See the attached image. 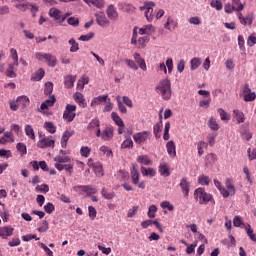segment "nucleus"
Returning <instances> with one entry per match:
<instances>
[{
    "instance_id": "f257e3e1",
    "label": "nucleus",
    "mask_w": 256,
    "mask_h": 256,
    "mask_svg": "<svg viewBox=\"0 0 256 256\" xmlns=\"http://www.w3.org/2000/svg\"><path fill=\"white\" fill-rule=\"evenodd\" d=\"M156 93L162 97L164 101H169L171 99V81L169 79L161 80L156 86Z\"/></svg>"
},
{
    "instance_id": "f03ea898",
    "label": "nucleus",
    "mask_w": 256,
    "mask_h": 256,
    "mask_svg": "<svg viewBox=\"0 0 256 256\" xmlns=\"http://www.w3.org/2000/svg\"><path fill=\"white\" fill-rule=\"evenodd\" d=\"M194 199L198 201L199 205H207L208 203H211L215 206V198H213V195L207 193L205 188H197L194 191Z\"/></svg>"
},
{
    "instance_id": "7ed1b4c3",
    "label": "nucleus",
    "mask_w": 256,
    "mask_h": 256,
    "mask_svg": "<svg viewBox=\"0 0 256 256\" xmlns=\"http://www.w3.org/2000/svg\"><path fill=\"white\" fill-rule=\"evenodd\" d=\"M35 57L38 61H43V59H45L48 67L57 66V57L53 56V54L37 52Z\"/></svg>"
},
{
    "instance_id": "20e7f679",
    "label": "nucleus",
    "mask_w": 256,
    "mask_h": 256,
    "mask_svg": "<svg viewBox=\"0 0 256 256\" xmlns=\"http://www.w3.org/2000/svg\"><path fill=\"white\" fill-rule=\"evenodd\" d=\"M148 41L149 40L147 37H140L137 41V27H134L131 38V45H136L138 49H143L145 48V45Z\"/></svg>"
},
{
    "instance_id": "39448f33",
    "label": "nucleus",
    "mask_w": 256,
    "mask_h": 256,
    "mask_svg": "<svg viewBox=\"0 0 256 256\" xmlns=\"http://www.w3.org/2000/svg\"><path fill=\"white\" fill-rule=\"evenodd\" d=\"M87 130L89 133H94L96 137L101 136V122H99V119H92L90 123L87 126Z\"/></svg>"
},
{
    "instance_id": "423d86ee",
    "label": "nucleus",
    "mask_w": 256,
    "mask_h": 256,
    "mask_svg": "<svg viewBox=\"0 0 256 256\" xmlns=\"http://www.w3.org/2000/svg\"><path fill=\"white\" fill-rule=\"evenodd\" d=\"M75 111H77L76 105L67 104L66 109L63 113V119H65V121H68V123H71V121L75 119Z\"/></svg>"
},
{
    "instance_id": "0eeeda50",
    "label": "nucleus",
    "mask_w": 256,
    "mask_h": 256,
    "mask_svg": "<svg viewBox=\"0 0 256 256\" xmlns=\"http://www.w3.org/2000/svg\"><path fill=\"white\" fill-rule=\"evenodd\" d=\"M242 96H243V100L246 103L255 101L256 99V94L255 92H251V87L249 86V84H245L244 87L242 88Z\"/></svg>"
},
{
    "instance_id": "6e6552de",
    "label": "nucleus",
    "mask_w": 256,
    "mask_h": 256,
    "mask_svg": "<svg viewBox=\"0 0 256 256\" xmlns=\"http://www.w3.org/2000/svg\"><path fill=\"white\" fill-rule=\"evenodd\" d=\"M111 119L118 126V135H123V133H125V123L123 122V119H121L117 112L111 113Z\"/></svg>"
},
{
    "instance_id": "1a4fd4ad",
    "label": "nucleus",
    "mask_w": 256,
    "mask_h": 256,
    "mask_svg": "<svg viewBox=\"0 0 256 256\" xmlns=\"http://www.w3.org/2000/svg\"><path fill=\"white\" fill-rule=\"evenodd\" d=\"M37 147H39V149H47L49 147H55V140H53V136H47V137L41 138L37 143Z\"/></svg>"
},
{
    "instance_id": "9d476101",
    "label": "nucleus",
    "mask_w": 256,
    "mask_h": 256,
    "mask_svg": "<svg viewBox=\"0 0 256 256\" xmlns=\"http://www.w3.org/2000/svg\"><path fill=\"white\" fill-rule=\"evenodd\" d=\"M149 137H151V132L142 131L134 134L133 140L135 141V143H137V145H141V143H145V141H147Z\"/></svg>"
},
{
    "instance_id": "9b49d317",
    "label": "nucleus",
    "mask_w": 256,
    "mask_h": 256,
    "mask_svg": "<svg viewBox=\"0 0 256 256\" xmlns=\"http://www.w3.org/2000/svg\"><path fill=\"white\" fill-rule=\"evenodd\" d=\"M179 187L184 195V197H189V192L191 191V182L187 177H183L180 180Z\"/></svg>"
},
{
    "instance_id": "f8f14e48",
    "label": "nucleus",
    "mask_w": 256,
    "mask_h": 256,
    "mask_svg": "<svg viewBox=\"0 0 256 256\" xmlns=\"http://www.w3.org/2000/svg\"><path fill=\"white\" fill-rule=\"evenodd\" d=\"M162 113H163V109L160 110V115H159L160 123L155 124L153 127V133L156 139L161 138V131L163 129V120H162L163 116L161 115Z\"/></svg>"
},
{
    "instance_id": "ddd939ff",
    "label": "nucleus",
    "mask_w": 256,
    "mask_h": 256,
    "mask_svg": "<svg viewBox=\"0 0 256 256\" xmlns=\"http://www.w3.org/2000/svg\"><path fill=\"white\" fill-rule=\"evenodd\" d=\"M178 26H179V23L177 22V20L169 16L167 18L166 23L164 24V29H166L167 31L173 32L177 29Z\"/></svg>"
},
{
    "instance_id": "4468645a",
    "label": "nucleus",
    "mask_w": 256,
    "mask_h": 256,
    "mask_svg": "<svg viewBox=\"0 0 256 256\" xmlns=\"http://www.w3.org/2000/svg\"><path fill=\"white\" fill-rule=\"evenodd\" d=\"M113 128L111 127H106L102 132L100 131V138L102 141H111L113 139Z\"/></svg>"
},
{
    "instance_id": "2eb2a0df",
    "label": "nucleus",
    "mask_w": 256,
    "mask_h": 256,
    "mask_svg": "<svg viewBox=\"0 0 256 256\" xmlns=\"http://www.w3.org/2000/svg\"><path fill=\"white\" fill-rule=\"evenodd\" d=\"M13 231H15V229L11 226L0 227V237H2V239H8V237L13 235Z\"/></svg>"
},
{
    "instance_id": "dca6fc26",
    "label": "nucleus",
    "mask_w": 256,
    "mask_h": 256,
    "mask_svg": "<svg viewBox=\"0 0 256 256\" xmlns=\"http://www.w3.org/2000/svg\"><path fill=\"white\" fill-rule=\"evenodd\" d=\"M130 174H131V179H132L133 185H139L140 174H139V169L137 168V165H135V164L132 165Z\"/></svg>"
},
{
    "instance_id": "f3484780",
    "label": "nucleus",
    "mask_w": 256,
    "mask_h": 256,
    "mask_svg": "<svg viewBox=\"0 0 256 256\" xmlns=\"http://www.w3.org/2000/svg\"><path fill=\"white\" fill-rule=\"evenodd\" d=\"M166 149H167L168 155H170L173 159L177 157V149L175 146V142L173 140H170L167 142Z\"/></svg>"
},
{
    "instance_id": "a211bd4d",
    "label": "nucleus",
    "mask_w": 256,
    "mask_h": 256,
    "mask_svg": "<svg viewBox=\"0 0 256 256\" xmlns=\"http://www.w3.org/2000/svg\"><path fill=\"white\" fill-rule=\"evenodd\" d=\"M73 135H75L74 131H65L62 134V138H61L62 149H67V142L69 141V139H71V137H73Z\"/></svg>"
},
{
    "instance_id": "6ab92c4d",
    "label": "nucleus",
    "mask_w": 256,
    "mask_h": 256,
    "mask_svg": "<svg viewBox=\"0 0 256 256\" xmlns=\"http://www.w3.org/2000/svg\"><path fill=\"white\" fill-rule=\"evenodd\" d=\"M133 57L135 60L134 62H136L139 65L140 69H142V71H147V63H145V59L141 57V54L135 52L133 54Z\"/></svg>"
},
{
    "instance_id": "aec40b11",
    "label": "nucleus",
    "mask_w": 256,
    "mask_h": 256,
    "mask_svg": "<svg viewBox=\"0 0 256 256\" xmlns=\"http://www.w3.org/2000/svg\"><path fill=\"white\" fill-rule=\"evenodd\" d=\"M96 22L100 27H107L109 25V20L103 12L96 14Z\"/></svg>"
},
{
    "instance_id": "412c9836",
    "label": "nucleus",
    "mask_w": 256,
    "mask_h": 256,
    "mask_svg": "<svg viewBox=\"0 0 256 256\" xmlns=\"http://www.w3.org/2000/svg\"><path fill=\"white\" fill-rule=\"evenodd\" d=\"M55 101H57V99L55 98V95L50 96L49 99L45 100L41 104L40 109L42 111H45V109H49V107H53V105H55Z\"/></svg>"
},
{
    "instance_id": "4be33fe9",
    "label": "nucleus",
    "mask_w": 256,
    "mask_h": 256,
    "mask_svg": "<svg viewBox=\"0 0 256 256\" xmlns=\"http://www.w3.org/2000/svg\"><path fill=\"white\" fill-rule=\"evenodd\" d=\"M77 80L76 76L73 75H67L64 77V85L66 89H71L75 85V81Z\"/></svg>"
},
{
    "instance_id": "5701e85b",
    "label": "nucleus",
    "mask_w": 256,
    "mask_h": 256,
    "mask_svg": "<svg viewBox=\"0 0 256 256\" xmlns=\"http://www.w3.org/2000/svg\"><path fill=\"white\" fill-rule=\"evenodd\" d=\"M233 117L239 125L245 121V113L241 112L239 109L233 110Z\"/></svg>"
},
{
    "instance_id": "b1692460",
    "label": "nucleus",
    "mask_w": 256,
    "mask_h": 256,
    "mask_svg": "<svg viewBox=\"0 0 256 256\" xmlns=\"http://www.w3.org/2000/svg\"><path fill=\"white\" fill-rule=\"evenodd\" d=\"M17 103L22 107V109H27L29 105H31V101L29 100V97L27 96H19L17 98Z\"/></svg>"
},
{
    "instance_id": "393cba45",
    "label": "nucleus",
    "mask_w": 256,
    "mask_h": 256,
    "mask_svg": "<svg viewBox=\"0 0 256 256\" xmlns=\"http://www.w3.org/2000/svg\"><path fill=\"white\" fill-rule=\"evenodd\" d=\"M74 101H76L78 103V105H80V107H87V102L85 101V98H83V94L81 92H76L74 95Z\"/></svg>"
},
{
    "instance_id": "a878e982",
    "label": "nucleus",
    "mask_w": 256,
    "mask_h": 256,
    "mask_svg": "<svg viewBox=\"0 0 256 256\" xmlns=\"http://www.w3.org/2000/svg\"><path fill=\"white\" fill-rule=\"evenodd\" d=\"M54 167L58 171H63V169H65V171H67L70 175L73 173V164H54Z\"/></svg>"
},
{
    "instance_id": "bb28decb",
    "label": "nucleus",
    "mask_w": 256,
    "mask_h": 256,
    "mask_svg": "<svg viewBox=\"0 0 256 256\" xmlns=\"http://www.w3.org/2000/svg\"><path fill=\"white\" fill-rule=\"evenodd\" d=\"M141 173L143 177H155L157 175L154 168H145L144 166L141 167Z\"/></svg>"
},
{
    "instance_id": "cd10ccee",
    "label": "nucleus",
    "mask_w": 256,
    "mask_h": 256,
    "mask_svg": "<svg viewBox=\"0 0 256 256\" xmlns=\"http://www.w3.org/2000/svg\"><path fill=\"white\" fill-rule=\"evenodd\" d=\"M78 189H81V191L87 193V195H95V193H97V188L92 185L78 186Z\"/></svg>"
},
{
    "instance_id": "c85d7f7f",
    "label": "nucleus",
    "mask_w": 256,
    "mask_h": 256,
    "mask_svg": "<svg viewBox=\"0 0 256 256\" xmlns=\"http://www.w3.org/2000/svg\"><path fill=\"white\" fill-rule=\"evenodd\" d=\"M108 98H109L108 95H100V96H98V97H95V98L91 101V107H95V105H100V103H105Z\"/></svg>"
},
{
    "instance_id": "c756f323",
    "label": "nucleus",
    "mask_w": 256,
    "mask_h": 256,
    "mask_svg": "<svg viewBox=\"0 0 256 256\" xmlns=\"http://www.w3.org/2000/svg\"><path fill=\"white\" fill-rule=\"evenodd\" d=\"M88 5H94L97 9H103L105 7V0H84Z\"/></svg>"
},
{
    "instance_id": "7c9ffc66",
    "label": "nucleus",
    "mask_w": 256,
    "mask_h": 256,
    "mask_svg": "<svg viewBox=\"0 0 256 256\" xmlns=\"http://www.w3.org/2000/svg\"><path fill=\"white\" fill-rule=\"evenodd\" d=\"M237 17L241 25H253V19H251V17H243L241 12H238Z\"/></svg>"
},
{
    "instance_id": "2f4dec72",
    "label": "nucleus",
    "mask_w": 256,
    "mask_h": 256,
    "mask_svg": "<svg viewBox=\"0 0 256 256\" xmlns=\"http://www.w3.org/2000/svg\"><path fill=\"white\" fill-rule=\"evenodd\" d=\"M45 77V70L40 68L38 71H36L34 74L31 76V81H41Z\"/></svg>"
},
{
    "instance_id": "473e14b6",
    "label": "nucleus",
    "mask_w": 256,
    "mask_h": 256,
    "mask_svg": "<svg viewBox=\"0 0 256 256\" xmlns=\"http://www.w3.org/2000/svg\"><path fill=\"white\" fill-rule=\"evenodd\" d=\"M55 165H62V163H69L71 158L69 156H61V154L54 157Z\"/></svg>"
},
{
    "instance_id": "72a5a7b5",
    "label": "nucleus",
    "mask_w": 256,
    "mask_h": 256,
    "mask_svg": "<svg viewBox=\"0 0 256 256\" xmlns=\"http://www.w3.org/2000/svg\"><path fill=\"white\" fill-rule=\"evenodd\" d=\"M225 185L227 190L230 192V195L233 196L236 193L235 185L233 184V180L231 178H227L225 181Z\"/></svg>"
},
{
    "instance_id": "f704fd0d",
    "label": "nucleus",
    "mask_w": 256,
    "mask_h": 256,
    "mask_svg": "<svg viewBox=\"0 0 256 256\" xmlns=\"http://www.w3.org/2000/svg\"><path fill=\"white\" fill-rule=\"evenodd\" d=\"M24 131L26 133V136L29 137V139H32V141H35V130L33 129V126L30 124H27L24 128Z\"/></svg>"
},
{
    "instance_id": "c9c22d12",
    "label": "nucleus",
    "mask_w": 256,
    "mask_h": 256,
    "mask_svg": "<svg viewBox=\"0 0 256 256\" xmlns=\"http://www.w3.org/2000/svg\"><path fill=\"white\" fill-rule=\"evenodd\" d=\"M137 161L140 163V165H153V161H151L147 155L138 156Z\"/></svg>"
},
{
    "instance_id": "e433bc0d",
    "label": "nucleus",
    "mask_w": 256,
    "mask_h": 256,
    "mask_svg": "<svg viewBox=\"0 0 256 256\" xmlns=\"http://www.w3.org/2000/svg\"><path fill=\"white\" fill-rule=\"evenodd\" d=\"M44 129H46V131H48V133H51V135L57 133V126H55V124H53V122H45Z\"/></svg>"
},
{
    "instance_id": "4c0bfd02",
    "label": "nucleus",
    "mask_w": 256,
    "mask_h": 256,
    "mask_svg": "<svg viewBox=\"0 0 256 256\" xmlns=\"http://www.w3.org/2000/svg\"><path fill=\"white\" fill-rule=\"evenodd\" d=\"M107 15L110 19H117L118 17L117 9L115 8L114 5L108 6Z\"/></svg>"
},
{
    "instance_id": "58836bf2",
    "label": "nucleus",
    "mask_w": 256,
    "mask_h": 256,
    "mask_svg": "<svg viewBox=\"0 0 256 256\" xmlns=\"http://www.w3.org/2000/svg\"><path fill=\"white\" fill-rule=\"evenodd\" d=\"M159 173L160 175H162V177H169V175H171V172L169 171V166H167V164L160 165Z\"/></svg>"
},
{
    "instance_id": "ea45409f",
    "label": "nucleus",
    "mask_w": 256,
    "mask_h": 256,
    "mask_svg": "<svg viewBox=\"0 0 256 256\" xmlns=\"http://www.w3.org/2000/svg\"><path fill=\"white\" fill-rule=\"evenodd\" d=\"M195 145L197 146L199 157L203 155L204 153L203 149H207V147L209 146V144H207V142L205 141H200L198 143H195Z\"/></svg>"
},
{
    "instance_id": "a19ab883",
    "label": "nucleus",
    "mask_w": 256,
    "mask_h": 256,
    "mask_svg": "<svg viewBox=\"0 0 256 256\" xmlns=\"http://www.w3.org/2000/svg\"><path fill=\"white\" fill-rule=\"evenodd\" d=\"M49 15L53 17L56 21H60L61 19V11L57 8H51L49 10Z\"/></svg>"
},
{
    "instance_id": "79ce46f5",
    "label": "nucleus",
    "mask_w": 256,
    "mask_h": 256,
    "mask_svg": "<svg viewBox=\"0 0 256 256\" xmlns=\"http://www.w3.org/2000/svg\"><path fill=\"white\" fill-rule=\"evenodd\" d=\"M190 65H191L192 71H195V69H199V67L201 66V58H198V57L192 58L190 61Z\"/></svg>"
},
{
    "instance_id": "37998d69",
    "label": "nucleus",
    "mask_w": 256,
    "mask_h": 256,
    "mask_svg": "<svg viewBox=\"0 0 256 256\" xmlns=\"http://www.w3.org/2000/svg\"><path fill=\"white\" fill-rule=\"evenodd\" d=\"M232 6L235 7V11L238 13L245 9V5L241 3V0H232Z\"/></svg>"
},
{
    "instance_id": "c03bdc74",
    "label": "nucleus",
    "mask_w": 256,
    "mask_h": 256,
    "mask_svg": "<svg viewBox=\"0 0 256 256\" xmlns=\"http://www.w3.org/2000/svg\"><path fill=\"white\" fill-rule=\"evenodd\" d=\"M208 127L212 131H219V124L217 123V120L213 117H211L208 121Z\"/></svg>"
},
{
    "instance_id": "a18cd8bd",
    "label": "nucleus",
    "mask_w": 256,
    "mask_h": 256,
    "mask_svg": "<svg viewBox=\"0 0 256 256\" xmlns=\"http://www.w3.org/2000/svg\"><path fill=\"white\" fill-rule=\"evenodd\" d=\"M16 149L20 153L21 157H23V155H27V145H25V143H17Z\"/></svg>"
},
{
    "instance_id": "49530a36",
    "label": "nucleus",
    "mask_w": 256,
    "mask_h": 256,
    "mask_svg": "<svg viewBox=\"0 0 256 256\" xmlns=\"http://www.w3.org/2000/svg\"><path fill=\"white\" fill-rule=\"evenodd\" d=\"M101 195L107 200L115 199V192H107L106 188H102Z\"/></svg>"
},
{
    "instance_id": "de8ad7c7",
    "label": "nucleus",
    "mask_w": 256,
    "mask_h": 256,
    "mask_svg": "<svg viewBox=\"0 0 256 256\" xmlns=\"http://www.w3.org/2000/svg\"><path fill=\"white\" fill-rule=\"evenodd\" d=\"M122 149H133V140L131 137H127L121 144Z\"/></svg>"
},
{
    "instance_id": "09e8293b",
    "label": "nucleus",
    "mask_w": 256,
    "mask_h": 256,
    "mask_svg": "<svg viewBox=\"0 0 256 256\" xmlns=\"http://www.w3.org/2000/svg\"><path fill=\"white\" fill-rule=\"evenodd\" d=\"M69 45H71L70 53H77V51L79 50V43H77V41L72 38L69 40Z\"/></svg>"
},
{
    "instance_id": "8fccbe9b",
    "label": "nucleus",
    "mask_w": 256,
    "mask_h": 256,
    "mask_svg": "<svg viewBox=\"0 0 256 256\" xmlns=\"http://www.w3.org/2000/svg\"><path fill=\"white\" fill-rule=\"evenodd\" d=\"M125 63L127 67H129L130 69H133V71H139V66L137 65L136 61H133L131 59H126Z\"/></svg>"
},
{
    "instance_id": "3c124183",
    "label": "nucleus",
    "mask_w": 256,
    "mask_h": 256,
    "mask_svg": "<svg viewBox=\"0 0 256 256\" xmlns=\"http://www.w3.org/2000/svg\"><path fill=\"white\" fill-rule=\"evenodd\" d=\"M156 213H157V206L156 205L149 206L148 213H147V216L149 217V219H155Z\"/></svg>"
},
{
    "instance_id": "603ef678",
    "label": "nucleus",
    "mask_w": 256,
    "mask_h": 256,
    "mask_svg": "<svg viewBox=\"0 0 256 256\" xmlns=\"http://www.w3.org/2000/svg\"><path fill=\"white\" fill-rule=\"evenodd\" d=\"M210 6L213 7V9H216V11H221L223 9V3L220 0H213L210 3Z\"/></svg>"
},
{
    "instance_id": "864d4df0",
    "label": "nucleus",
    "mask_w": 256,
    "mask_h": 256,
    "mask_svg": "<svg viewBox=\"0 0 256 256\" xmlns=\"http://www.w3.org/2000/svg\"><path fill=\"white\" fill-rule=\"evenodd\" d=\"M10 53L14 61V65L17 67L19 65V55L17 54V50L15 48H11Z\"/></svg>"
},
{
    "instance_id": "5fc2aeb1",
    "label": "nucleus",
    "mask_w": 256,
    "mask_h": 256,
    "mask_svg": "<svg viewBox=\"0 0 256 256\" xmlns=\"http://www.w3.org/2000/svg\"><path fill=\"white\" fill-rule=\"evenodd\" d=\"M198 183L199 185H209V183H211V179H209L208 176L200 175L198 177Z\"/></svg>"
},
{
    "instance_id": "6e6d98bb",
    "label": "nucleus",
    "mask_w": 256,
    "mask_h": 256,
    "mask_svg": "<svg viewBox=\"0 0 256 256\" xmlns=\"http://www.w3.org/2000/svg\"><path fill=\"white\" fill-rule=\"evenodd\" d=\"M153 7L154 6H149V8L145 11V17L149 23L153 21Z\"/></svg>"
},
{
    "instance_id": "4d7b16f0",
    "label": "nucleus",
    "mask_w": 256,
    "mask_h": 256,
    "mask_svg": "<svg viewBox=\"0 0 256 256\" xmlns=\"http://www.w3.org/2000/svg\"><path fill=\"white\" fill-rule=\"evenodd\" d=\"M160 207H162V209H168V211H173L175 209V206L169 201L161 202Z\"/></svg>"
},
{
    "instance_id": "13d9d810",
    "label": "nucleus",
    "mask_w": 256,
    "mask_h": 256,
    "mask_svg": "<svg viewBox=\"0 0 256 256\" xmlns=\"http://www.w3.org/2000/svg\"><path fill=\"white\" fill-rule=\"evenodd\" d=\"M218 113L220 115L221 121H229V119H231V117L227 115V112H225L223 108H219Z\"/></svg>"
},
{
    "instance_id": "bf43d9fd",
    "label": "nucleus",
    "mask_w": 256,
    "mask_h": 256,
    "mask_svg": "<svg viewBox=\"0 0 256 256\" xmlns=\"http://www.w3.org/2000/svg\"><path fill=\"white\" fill-rule=\"evenodd\" d=\"M100 151L103 155H106V157H113V151H111L107 146H101Z\"/></svg>"
},
{
    "instance_id": "052dcab7",
    "label": "nucleus",
    "mask_w": 256,
    "mask_h": 256,
    "mask_svg": "<svg viewBox=\"0 0 256 256\" xmlns=\"http://www.w3.org/2000/svg\"><path fill=\"white\" fill-rule=\"evenodd\" d=\"M4 139L8 140V143H15V137L12 131H6L3 135Z\"/></svg>"
},
{
    "instance_id": "680f3d73",
    "label": "nucleus",
    "mask_w": 256,
    "mask_h": 256,
    "mask_svg": "<svg viewBox=\"0 0 256 256\" xmlns=\"http://www.w3.org/2000/svg\"><path fill=\"white\" fill-rule=\"evenodd\" d=\"M80 154L82 157H89V155H91V148H89L87 146H83L80 149Z\"/></svg>"
},
{
    "instance_id": "e2e57ef3",
    "label": "nucleus",
    "mask_w": 256,
    "mask_h": 256,
    "mask_svg": "<svg viewBox=\"0 0 256 256\" xmlns=\"http://www.w3.org/2000/svg\"><path fill=\"white\" fill-rule=\"evenodd\" d=\"M93 37H95V33L90 32L86 35H81L78 39H79V41H91V39H93Z\"/></svg>"
},
{
    "instance_id": "0e129e2a",
    "label": "nucleus",
    "mask_w": 256,
    "mask_h": 256,
    "mask_svg": "<svg viewBox=\"0 0 256 256\" xmlns=\"http://www.w3.org/2000/svg\"><path fill=\"white\" fill-rule=\"evenodd\" d=\"M44 93L46 95H51V93H53V82H47L45 84Z\"/></svg>"
},
{
    "instance_id": "69168bd1",
    "label": "nucleus",
    "mask_w": 256,
    "mask_h": 256,
    "mask_svg": "<svg viewBox=\"0 0 256 256\" xmlns=\"http://www.w3.org/2000/svg\"><path fill=\"white\" fill-rule=\"evenodd\" d=\"M247 235L251 239V241H254L256 243V234L253 232V229L251 228V225L248 224L247 228Z\"/></svg>"
},
{
    "instance_id": "338daca9",
    "label": "nucleus",
    "mask_w": 256,
    "mask_h": 256,
    "mask_svg": "<svg viewBox=\"0 0 256 256\" xmlns=\"http://www.w3.org/2000/svg\"><path fill=\"white\" fill-rule=\"evenodd\" d=\"M44 211H46L49 215H51V213H53V211H55V205H53V203H51V202H48L44 206Z\"/></svg>"
},
{
    "instance_id": "774afa93",
    "label": "nucleus",
    "mask_w": 256,
    "mask_h": 256,
    "mask_svg": "<svg viewBox=\"0 0 256 256\" xmlns=\"http://www.w3.org/2000/svg\"><path fill=\"white\" fill-rule=\"evenodd\" d=\"M233 225L234 227H241V225H243V218H241V216H235L233 219Z\"/></svg>"
}]
</instances>
